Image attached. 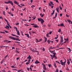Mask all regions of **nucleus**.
<instances>
[{
    "instance_id": "nucleus-1",
    "label": "nucleus",
    "mask_w": 72,
    "mask_h": 72,
    "mask_svg": "<svg viewBox=\"0 0 72 72\" xmlns=\"http://www.w3.org/2000/svg\"><path fill=\"white\" fill-rule=\"evenodd\" d=\"M55 62L56 63H58V64H61L62 66H63L64 67H65V65H66V60L65 59V61L64 62H63V60H61L60 61V63L58 62L56 60Z\"/></svg>"
},
{
    "instance_id": "nucleus-2",
    "label": "nucleus",
    "mask_w": 72,
    "mask_h": 72,
    "mask_svg": "<svg viewBox=\"0 0 72 72\" xmlns=\"http://www.w3.org/2000/svg\"><path fill=\"white\" fill-rule=\"evenodd\" d=\"M27 59H28V62H31L30 59H32V57H31L29 55L28 57H27Z\"/></svg>"
},
{
    "instance_id": "nucleus-3",
    "label": "nucleus",
    "mask_w": 72,
    "mask_h": 72,
    "mask_svg": "<svg viewBox=\"0 0 72 72\" xmlns=\"http://www.w3.org/2000/svg\"><path fill=\"white\" fill-rule=\"evenodd\" d=\"M61 40L60 43H62L63 42V36H61L60 37Z\"/></svg>"
},
{
    "instance_id": "nucleus-4",
    "label": "nucleus",
    "mask_w": 72,
    "mask_h": 72,
    "mask_svg": "<svg viewBox=\"0 0 72 72\" xmlns=\"http://www.w3.org/2000/svg\"><path fill=\"white\" fill-rule=\"evenodd\" d=\"M9 39H12V40H14V38L13 37L11 36H10V37H9Z\"/></svg>"
},
{
    "instance_id": "nucleus-5",
    "label": "nucleus",
    "mask_w": 72,
    "mask_h": 72,
    "mask_svg": "<svg viewBox=\"0 0 72 72\" xmlns=\"http://www.w3.org/2000/svg\"><path fill=\"white\" fill-rule=\"evenodd\" d=\"M40 22L41 24H43V23L44 22V21L43 20V19H42L41 20Z\"/></svg>"
},
{
    "instance_id": "nucleus-6",
    "label": "nucleus",
    "mask_w": 72,
    "mask_h": 72,
    "mask_svg": "<svg viewBox=\"0 0 72 72\" xmlns=\"http://www.w3.org/2000/svg\"><path fill=\"white\" fill-rule=\"evenodd\" d=\"M39 63H40V62H39V61L38 60H36V61L35 62V64H39Z\"/></svg>"
},
{
    "instance_id": "nucleus-7",
    "label": "nucleus",
    "mask_w": 72,
    "mask_h": 72,
    "mask_svg": "<svg viewBox=\"0 0 72 72\" xmlns=\"http://www.w3.org/2000/svg\"><path fill=\"white\" fill-rule=\"evenodd\" d=\"M50 52L52 54H54L53 55H56V53L55 52H51V51H50Z\"/></svg>"
},
{
    "instance_id": "nucleus-8",
    "label": "nucleus",
    "mask_w": 72,
    "mask_h": 72,
    "mask_svg": "<svg viewBox=\"0 0 72 72\" xmlns=\"http://www.w3.org/2000/svg\"><path fill=\"white\" fill-rule=\"evenodd\" d=\"M9 3H10V4L12 5V6L13 5V3L12 2V1H9Z\"/></svg>"
},
{
    "instance_id": "nucleus-9",
    "label": "nucleus",
    "mask_w": 72,
    "mask_h": 72,
    "mask_svg": "<svg viewBox=\"0 0 72 72\" xmlns=\"http://www.w3.org/2000/svg\"><path fill=\"white\" fill-rule=\"evenodd\" d=\"M14 3L16 4H17V5H19V3H18L17 2V1H14Z\"/></svg>"
},
{
    "instance_id": "nucleus-10",
    "label": "nucleus",
    "mask_w": 72,
    "mask_h": 72,
    "mask_svg": "<svg viewBox=\"0 0 72 72\" xmlns=\"http://www.w3.org/2000/svg\"><path fill=\"white\" fill-rule=\"evenodd\" d=\"M17 35H20V33H19V30H17Z\"/></svg>"
},
{
    "instance_id": "nucleus-11",
    "label": "nucleus",
    "mask_w": 72,
    "mask_h": 72,
    "mask_svg": "<svg viewBox=\"0 0 72 72\" xmlns=\"http://www.w3.org/2000/svg\"><path fill=\"white\" fill-rule=\"evenodd\" d=\"M56 10L57 12L59 13V7L57 8Z\"/></svg>"
},
{
    "instance_id": "nucleus-12",
    "label": "nucleus",
    "mask_w": 72,
    "mask_h": 72,
    "mask_svg": "<svg viewBox=\"0 0 72 72\" xmlns=\"http://www.w3.org/2000/svg\"><path fill=\"white\" fill-rule=\"evenodd\" d=\"M25 35L27 36L28 38H29V37H30V36H29V34H25Z\"/></svg>"
},
{
    "instance_id": "nucleus-13",
    "label": "nucleus",
    "mask_w": 72,
    "mask_h": 72,
    "mask_svg": "<svg viewBox=\"0 0 72 72\" xmlns=\"http://www.w3.org/2000/svg\"><path fill=\"white\" fill-rule=\"evenodd\" d=\"M12 35L13 36H16V37H19V36H17L13 34H12Z\"/></svg>"
},
{
    "instance_id": "nucleus-14",
    "label": "nucleus",
    "mask_w": 72,
    "mask_h": 72,
    "mask_svg": "<svg viewBox=\"0 0 72 72\" xmlns=\"http://www.w3.org/2000/svg\"><path fill=\"white\" fill-rule=\"evenodd\" d=\"M67 63L69 65V64H70V61H69V60H68V62H67Z\"/></svg>"
},
{
    "instance_id": "nucleus-15",
    "label": "nucleus",
    "mask_w": 72,
    "mask_h": 72,
    "mask_svg": "<svg viewBox=\"0 0 72 72\" xmlns=\"http://www.w3.org/2000/svg\"><path fill=\"white\" fill-rule=\"evenodd\" d=\"M40 15L41 16V17H42V18H43V17H44V15H42V14H40Z\"/></svg>"
},
{
    "instance_id": "nucleus-16",
    "label": "nucleus",
    "mask_w": 72,
    "mask_h": 72,
    "mask_svg": "<svg viewBox=\"0 0 72 72\" xmlns=\"http://www.w3.org/2000/svg\"><path fill=\"white\" fill-rule=\"evenodd\" d=\"M54 66H55V68H57V65L56 64H55V63L54 64Z\"/></svg>"
},
{
    "instance_id": "nucleus-17",
    "label": "nucleus",
    "mask_w": 72,
    "mask_h": 72,
    "mask_svg": "<svg viewBox=\"0 0 72 72\" xmlns=\"http://www.w3.org/2000/svg\"><path fill=\"white\" fill-rule=\"evenodd\" d=\"M43 68L44 70H46V67H45V66H43Z\"/></svg>"
},
{
    "instance_id": "nucleus-18",
    "label": "nucleus",
    "mask_w": 72,
    "mask_h": 72,
    "mask_svg": "<svg viewBox=\"0 0 72 72\" xmlns=\"http://www.w3.org/2000/svg\"><path fill=\"white\" fill-rule=\"evenodd\" d=\"M5 28L7 29H8V28H9V27L8 26H6L5 27Z\"/></svg>"
},
{
    "instance_id": "nucleus-19",
    "label": "nucleus",
    "mask_w": 72,
    "mask_h": 72,
    "mask_svg": "<svg viewBox=\"0 0 72 72\" xmlns=\"http://www.w3.org/2000/svg\"><path fill=\"white\" fill-rule=\"evenodd\" d=\"M61 27H63V26H64V24L63 23H62L60 24Z\"/></svg>"
},
{
    "instance_id": "nucleus-20",
    "label": "nucleus",
    "mask_w": 72,
    "mask_h": 72,
    "mask_svg": "<svg viewBox=\"0 0 72 72\" xmlns=\"http://www.w3.org/2000/svg\"><path fill=\"white\" fill-rule=\"evenodd\" d=\"M33 53H36V52H37V53H39L38 52V51H36V50H33Z\"/></svg>"
},
{
    "instance_id": "nucleus-21",
    "label": "nucleus",
    "mask_w": 72,
    "mask_h": 72,
    "mask_svg": "<svg viewBox=\"0 0 72 72\" xmlns=\"http://www.w3.org/2000/svg\"><path fill=\"white\" fill-rule=\"evenodd\" d=\"M42 19H40V18H38V20L39 22H40V21H41V20Z\"/></svg>"
},
{
    "instance_id": "nucleus-22",
    "label": "nucleus",
    "mask_w": 72,
    "mask_h": 72,
    "mask_svg": "<svg viewBox=\"0 0 72 72\" xmlns=\"http://www.w3.org/2000/svg\"><path fill=\"white\" fill-rule=\"evenodd\" d=\"M32 18H33V20H35V19H36V17H35V16H33L32 17Z\"/></svg>"
},
{
    "instance_id": "nucleus-23",
    "label": "nucleus",
    "mask_w": 72,
    "mask_h": 72,
    "mask_svg": "<svg viewBox=\"0 0 72 72\" xmlns=\"http://www.w3.org/2000/svg\"><path fill=\"white\" fill-rule=\"evenodd\" d=\"M14 29H16V31H17V28L15 27H14Z\"/></svg>"
},
{
    "instance_id": "nucleus-24",
    "label": "nucleus",
    "mask_w": 72,
    "mask_h": 72,
    "mask_svg": "<svg viewBox=\"0 0 72 72\" xmlns=\"http://www.w3.org/2000/svg\"><path fill=\"white\" fill-rule=\"evenodd\" d=\"M1 72H6V71H5V70L3 69L1 70Z\"/></svg>"
},
{
    "instance_id": "nucleus-25",
    "label": "nucleus",
    "mask_w": 72,
    "mask_h": 72,
    "mask_svg": "<svg viewBox=\"0 0 72 72\" xmlns=\"http://www.w3.org/2000/svg\"><path fill=\"white\" fill-rule=\"evenodd\" d=\"M33 27H34L35 28H37L38 27L37 25H34V26H33Z\"/></svg>"
},
{
    "instance_id": "nucleus-26",
    "label": "nucleus",
    "mask_w": 72,
    "mask_h": 72,
    "mask_svg": "<svg viewBox=\"0 0 72 72\" xmlns=\"http://www.w3.org/2000/svg\"><path fill=\"white\" fill-rule=\"evenodd\" d=\"M54 14V11L53 10V13H51V16H53V15Z\"/></svg>"
},
{
    "instance_id": "nucleus-27",
    "label": "nucleus",
    "mask_w": 72,
    "mask_h": 72,
    "mask_svg": "<svg viewBox=\"0 0 72 72\" xmlns=\"http://www.w3.org/2000/svg\"><path fill=\"white\" fill-rule=\"evenodd\" d=\"M53 58H54L55 59H57V57L55 56V55H53Z\"/></svg>"
},
{
    "instance_id": "nucleus-28",
    "label": "nucleus",
    "mask_w": 72,
    "mask_h": 72,
    "mask_svg": "<svg viewBox=\"0 0 72 72\" xmlns=\"http://www.w3.org/2000/svg\"><path fill=\"white\" fill-rule=\"evenodd\" d=\"M9 1H8L7 2H4V3H5L6 4H9Z\"/></svg>"
},
{
    "instance_id": "nucleus-29",
    "label": "nucleus",
    "mask_w": 72,
    "mask_h": 72,
    "mask_svg": "<svg viewBox=\"0 0 72 72\" xmlns=\"http://www.w3.org/2000/svg\"><path fill=\"white\" fill-rule=\"evenodd\" d=\"M51 41V40H47V42L49 43V44H50V42Z\"/></svg>"
},
{
    "instance_id": "nucleus-30",
    "label": "nucleus",
    "mask_w": 72,
    "mask_h": 72,
    "mask_svg": "<svg viewBox=\"0 0 72 72\" xmlns=\"http://www.w3.org/2000/svg\"><path fill=\"white\" fill-rule=\"evenodd\" d=\"M49 33H48V34H47L46 35V36L47 37H49Z\"/></svg>"
},
{
    "instance_id": "nucleus-31",
    "label": "nucleus",
    "mask_w": 72,
    "mask_h": 72,
    "mask_svg": "<svg viewBox=\"0 0 72 72\" xmlns=\"http://www.w3.org/2000/svg\"><path fill=\"white\" fill-rule=\"evenodd\" d=\"M14 40H16V41H18V39H15V38H14Z\"/></svg>"
},
{
    "instance_id": "nucleus-32",
    "label": "nucleus",
    "mask_w": 72,
    "mask_h": 72,
    "mask_svg": "<svg viewBox=\"0 0 72 72\" xmlns=\"http://www.w3.org/2000/svg\"><path fill=\"white\" fill-rule=\"evenodd\" d=\"M22 70V69H21L20 70H18L17 71V72H21Z\"/></svg>"
},
{
    "instance_id": "nucleus-33",
    "label": "nucleus",
    "mask_w": 72,
    "mask_h": 72,
    "mask_svg": "<svg viewBox=\"0 0 72 72\" xmlns=\"http://www.w3.org/2000/svg\"><path fill=\"white\" fill-rule=\"evenodd\" d=\"M55 47H51L50 48V49H55Z\"/></svg>"
},
{
    "instance_id": "nucleus-34",
    "label": "nucleus",
    "mask_w": 72,
    "mask_h": 72,
    "mask_svg": "<svg viewBox=\"0 0 72 72\" xmlns=\"http://www.w3.org/2000/svg\"><path fill=\"white\" fill-rule=\"evenodd\" d=\"M7 43H10V42H12V41L10 40L8 41L7 42Z\"/></svg>"
},
{
    "instance_id": "nucleus-35",
    "label": "nucleus",
    "mask_w": 72,
    "mask_h": 72,
    "mask_svg": "<svg viewBox=\"0 0 72 72\" xmlns=\"http://www.w3.org/2000/svg\"><path fill=\"white\" fill-rule=\"evenodd\" d=\"M44 38H45V42H46L47 41V38H46V37H44Z\"/></svg>"
},
{
    "instance_id": "nucleus-36",
    "label": "nucleus",
    "mask_w": 72,
    "mask_h": 72,
    "mask_svg": "<svg viewBox=\"0 0 72 72\" xmlns=\"http://www.w3.org/2000/svg\"><path fill=\"white\" fill-rule=\"evenodd\" d=\"M30 62H27L26 64V65H28V64H30Z\"/></svg>"
},
{
    "instance_id": "nucleus-37",
    "label": "nucleus",
    "mask_w": 72,
    "mask_h": 72,
    "mask_svg": "<svg viewBox=\"0 0 72 72\" xmlns=\"http://www.w3.org/2000/svg\"><path fill=\"white\" fill-rule=\"evenodd\" d=\"M4 60H5V59H3L2 61L1 62V64H3V61H4Z\"/></svg>"
},
{
    "instance_id": "nucleus-38",
    "label": "nucleus",
    "mask_w": 72,
    "mask_h": 72,
    "mask_svg": "<svg viewBox=\"0 0 72 72\" xmlns=\"http://www.w3.org/2000/svg\"><path fill=\"white\" fill-rule=\"evenodd\" d=\"M35 6L34 5H33L32 6H31V8H33L35 7Z\"/></svg>"
},
{
    "instance_id": "nucleus-39",
    "label": "nucleus",
    "mask_w": 72,
    "mask_h": 72,
    "mask_svg": "<svg viewBox=\"0 0 72 72\" xmlns=\"http://www.w3.org/2000/svg\"><path fill=\"white\" fill-rule=\"evenodd\" d=\"M41 40H42V39H39V40L38 41V42H40Z\"/></svg>"
},
{
    "instance_id": "nucleus-40",
    "label": "nucleus",
    "mask_w": 72,
    "mask_h": 72,
    "mask_svg": "<svg viewBox=\"0 0 72 72\" xmlns=\"http://www.w3.org/2000/svg\"><path fill=\"white\" fill-rule=\"evenodd\" d=\"M61 31V29H60L58 31V32H60Z\"/></svg>"
},
{
    "instance_id": "nucleus-41",
    "label": "nucleus",
    "mask_w": 72,
    "mask_h": 72,
    "mask_svg": "<svg viewBox=\"0 0 72 72\" xmlns=\"http://www.w3.org/2000/svg\"><path fill=\"white\" fill-rule=\"evenodd\" d=\"M16 53H18V54H19V51H18V50H16Z\"/></svg>"
},
{
    "instance_id": "nucleus-42",
    "label": "nucleus",
    "mask_w": 72,
    "mask_h": 72,
    "mask_svg": "<svg viewBox=\"0 0 72 72\" xmlns=\"http://www.w3.org/2000/svg\"><path fill=\"white\" fill-rule=\"evenodd\" d=\"M57 13H56L55 15V18L57 17Z\"/></svg>"
},
{
    "instance_id": "nucleus-43",
    "label": "nucleus",
    "mask_w": 72,
    "mask_h": 72,
    "mask_svg": "<svg viewBox=\"0 0 72 72\" xmlns=\"http://www.w3.org/2000/svg\"><path fill=\"white\" fill-rule=\"evenodd\" d=\"M50 4H51V5H54L53 3L52 2H50Z\"/></svg>"
},
{
    "instance_id": "nucleus-44",
    "label": "nucleus",
    "mask_w": 72,
    "mask_h": 72,
    "mask_svg": "<svg viewBox=\"0 0 72 72\" xmlns=\"http://www.w3.org/2000/svg\"><path fill=\"white\" fill-rule=\"evenodd\" d=\"M55 41H57V42H58V40L56 39L55 40Z\"/></svg>"
},
{
    "instance_id": "nucleus-45",
    "label": "nucleus",
    "mask_w": 72,
    "mask_h": 72,
    "mask_svg": "<svg viewBox=\"0 0 72 72\" xmlns=\"http://www.w3.org/2000/svg\"><path fill=\"white\" fill-rule=\"evenodd\" d=\"M48 66L49 67H51V64H49L48 65Z\"/></svg>"
},
{
    "instance_id": "nucleus-46",
    "label": "nucleus",
    "mask_w": 72,
    "mask_h": 72,
    "mask_svg": "<svg viewBox=\"0 0 72 72\" xmlns=\"http://www.w3.org/2000/svg\"><path fill=\"white\" fill-rule=\"evenodd\" d=\"M3 14L4 15H5V11H3Z\"/></svg>"
},
{
    "instance_id": "nucleus-47",
    "label": "nucleus",
    "mask_w": 72,
    "mask_h": 72,
    "mask_svg": "<svg viewBox=\"0 0 72 72\" xmlns=\"http://www.w3.org/2000/svg\"><path fill=\"white\" fill-rule=\"evenodd\" d=\"M68 49L69 51H70L71 50V49H70L69 48H67Z\"/></svg>"
},
{
    "instance_id": "nucleus-48",
    "label": "nucleus",
    "mask_w": 72,
    "mask_h": 72,
    "mask_svg": "<svg viewBox=\"0 0 72 72\" xmlns=\"http://www.w3.org/2000/svg\"><path fill=\"white\" fill-rule=\"evenodd\" d=\"M30 67H31V68H33V66L32 65H31Z\"/></svg>"
},
{
    "instance_id": "nucleus-49",
    "label": "nucleus",
    "mask_w": 72,
    "mask_h": 72,
    "mask_svg": "<svg viewBox=\"0 0 72 72\" xmlns=\"http://www.w3.org/2000/svg\"><path fill=\"white\" fill-rule=\"evenodd\" d=\"M50 56H51V58H54V56H53V55H50Z\"/></svg>"
},
{
    "instance_id": "nucleus-50",
    "label": "nucleus",
    "mask_w": 72,
    "mask_h": 72,
    "mask_svg": "<svg viewBox=\"0 0 72 72\" xmlns=\"http://www.w3.org/2000/svg\"><path fill=\"white\" fill-rule=\"evenodd\" d=\"M20 5H21V6H24V4H20Z\"/></svg>"
},
{
    "instance_id": "nucleus-51",
    "label": "nucleus",
    "mask_w": 72,
    "mask_h": 72,
    "mask_svg": "<svg viewBox=\"0 0 72 72\" xmlns=\"http://www.w3.org/2000/svg\"><path fill=\"white\" fill-rule=\"evenodd\" d=\"M55 72H58V69H56Z\"/></svg>"
},
{
    "instance_id": "nucleus-52",
    "label": "nucleus",
    "mask_w": 72,
    "mask_h": 72,
    "mask_svg": "<svg viewBox=\"0 0 72 72\" xmlns=\"http://www.w3.org/2000/svg\"><path fill=\"white\" fill-rule=\"evenodd\" d=\"M16 42V43H17L18 44H20L21 42Z\"/></svg>"
},
{
    "instance_id": "nucleus-53",
    "label": "nucleus",
    "mask_w": 72,
    "mask_h": 72,
    "mask_svg": "<svg viewBox=\"0 0 72 72\" xmlns=\"http://www.w3.org/2000/svg\"><path fill=\"white\" fill-rule=\"evenodd\" d=\"M18 6H19V7H20V8H23V6H20V5H18Z\"/></svg>"
},
{
    "instance_id": "nucleus-54",
    "label": "nucleus",
    "mask_w": 72,
    "mask_h": 72,
    "mask_svg": "<svg viewBox=\"0 0 72 72\" xmlns=\"http://www.w3.org/2000/svg\"><path fill=\"white\" fill-rule=\"evenodd\" d=\"M59 47L58 46H56L55 48H59Z\"/></svg>"
},
{
    "instance_id": "nucleus-55",
    "label": "nucleus",
    "mask_w": 72,
    "mask_h": 72,
    "mask_svg": "<svg viewBox=\"0 0 72 72\" xmlns=\"http://www.w3.org/2000/svg\"><path fill=\"white\" fill-rule=\"evenodd\" d=\"M30 50H31V51H32V52H33V50H33V49H31Z\"/></svg>"
},
{
    "instance_id": "nucleus-56",
    "label": "nucleus",
    "mask_w": 72,
    "mask_h": 72,
    "mask_svg": "<svg viewBox=\"0 0 72 72\" xmlns=\"http://www.w3.org/2000/svg\"><path fill=\"white\" fill-rule=\"evenodd\" d=\"M27 70H28V71H29L30 70V68H27Z\"/></svg>"
},
{
    "instance_id": "nucleus-57",
    "label": "nucleus",
    "mask_w": 72,
    "mask_h": 72,
    "mask_svg": "<svg viewBox=\"0 0 72 72\" xmlns=\"http://www.w3.org/2000/svg\"><path fill=\"white\" fill-rule=\"evenodd\" d=\"M0 19H3V18L2 17V16L0 17Z\"/></svg>"
},
{
    "instance_id": "nucleus-58",
    "label": "nucleus",
    "mask_w": 72,
    "mask_h": 72,
    "mask_svg": "<svg viewBox=\"0 0 72 72\" xmlns=\"http://www.w3.org/2000/svg\"><path fill=\"white\" fill-rule=\"evenodd\" d=\"M66 16L67 17H69V15H67V14H66Z\"/></svg>"
},
{
    "instance_id": "nucleus-59",
    "label": "nucleus",
    "mask_w": 72,
    "mask_h": 72,
    "mask_svg": "<svg viewBox=\"0 0 72 72\" xmlns=\"http://www.w3.org/2000/svg\"><path fill=\"white\" fill-rule=\"evenodd\" d=\"M30 70H31V71H32V68H31V67H30Z\"/></svg>"
},
{
    "instance_id": "nucleus-60",
    "label": "nucleus",
    "mask_w": 72,
    "mask_h": 72,
    "mask_svg": "<svg viewBox=\"0 0 72 72\" xmlns=\"http://www.w3.org/2000/svg\"><path fill=\"white\" fill-rule=\"evenodd\" d=\"M8 56V55H7L6 56L4 57V58H6Z\"/></svg>"
},
{
    "instance_id": "nucleus-61",
    "label": "nucleus",
    "mask_w": 72,
    "mask_h": 72,
    "mask_svg": "<svg viewBox=\"0 0 72 72\" xmlns=\"http://www.w3.org/2000/svg\"><path fill=\"white\" fill-rule=\"evenodd\" d=\"M59 8H60V10H62V7H60V6Z\"/></svg>"
},
{
    "instance_id": "nucleus-62",
    "label": "nucleus",
    "mask_w": 72,
    "mask_h": 72,
    "mask_svg": "<svg viewBox=\"0 0 72 72\" xmlns=\"http://www.w3.org/2000/svg\"><path fill=\"white\" fill-rule=\"evenodd\" d=\"M25 26H29V25H27V24H25Z\"/></svg>"
},
{
    "instance_id": "nucleus-63",
    "label": "nucleus",
    "mask_w": 72,
    "mask_h": 72,
    "mask_svg": "<svg viewBox=\"0 0 72 72\" xmlns=\"http://www.w3.org/2000/svg\"><path fill=\"white\" fill-rule=\"evenodd\" d=\"M32 33H36L34 32H32Z\"/></svg>"
},
{
    "instance_id": "nucleus-64",
    "label": "nucleus",
    "mask_w": 72,
    "mask_h": 72,
    "mask_svg": "<svg viewBox=\"0 0 72 72\" xmlns=\"http://www.w3.org/2000/svg\"><path fill=\"white\" fill-rule=\"evenodd\" d=\"M14 9L13 8H12V11H14Z\"/></svg>"
}]
</instances>
